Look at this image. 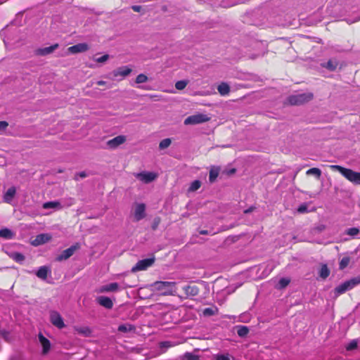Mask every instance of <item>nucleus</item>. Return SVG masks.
Masks as SVG:
<instances>
[{
    "label": "nucleus",
    "instance_id": "nucleus-16",
    "mask_svg": "<svg viewBox=\"0 0 360 360\" xmlns=\"http://www.w3.org/2000/svg\"><path fill=\"white\" fill-rule=\"evenodd\" d=\"M186 297H194L198 295L200 290L196 285H187L183 288Z\"/></svg>",
    "mask_w": 360,
    "mask_h": 360
},
{
    "label": "nucleus",
    "instance_id": "nucleus-43",
    "mask_svg": "<svg viewBox=\"0 0 360 360\" xmlns=\"http://www.w3.org/2000/svg\"><path fill=\"white\" fill-rule=\"evenodd\" d=\"M297 212L302 214L308 212V205L307 203H302L298 207Z\"/></svg>",
    "mask_w": 360,
    "mask_h": 360
},
{
    "label": "nucleus",
    "instance_id": "nucleus-34",
    "mask_svg": "<svg viewBox=\"0 0 360 360\" xmlns=\"http://www.w3.org/2000/svg\"><path fill=\"white\" fill-rule=\"evenodd\" d=\"M290 282V279L288 278H281L278 283L277 288L283 289L286 288Z\"/></svg>",
    "mask_w": 360,
    "mask_h": 360
},
{
    "label": "nucleus",
    "instance_id": "nucleus-55",
    "mask_svg": "<svg viewBox=\"0 0 360 360\" xmlns=\"http://www.w3.org/2000/svg\"><path fill=\"white\" fill-rule=\"evenodd\" d=\"M11 360H17L15 357H12Z\"/></svg>",
    "mask_w": 360,
    "mask_h": 360
},
{
    "label": "nucleus",
    "instance_id": "nucleus-8",
    "mask_svg": "<svg viewBox=\"0 0 360 360\" xmlns=\"http://www.w3.org/2000/svg\"><path fill=\"white\" fill-rule=\"evenodd\" d=\"M50 321L53 326L60 329L63 328L65 326L62 316L56 311H52L50 312Z\"/></svg>",
    "mask_w": 360,
    "mask_h": 360
},
{
    "label": "nucleus",
    "instance_id": "nucleus-45",
    "mask_svg": "<svg viewBox=\"0 0 360 360\" xmlns=\"http://www.w3.org/2000/svg\"><path fill=\"white\" fill-rule=\"evenodd\" d=\"M109 57L110 56L108 54H105L101 57L95 58V61H96L97 63H104L108 60Z\"/></svg>",
    "mask_w": 360,
    "mask_h": 360
},
{
    "label": "nucleus",
    "instance_id": "nucleus-20",
    "mask_svg": "<svg viewBox=\"0 0 360 360\" xmlns=\"http://www.w3.org/2000/svg\"><path fill=\"white\" fill-rule=\"evenodd\" d=\"M16 193V189L14 186L10 187L4 195V200L7 203H11Z\"/></svg>",
    "mask_w": 360,
    "mask_h": 360
},
{
    "label": "nucleus",
    "instance_id": "nucleus-38",
    "mask_svg": "<svg viewBox=\"0 0 360 360\" xmlns=\"http://www.w3.org/2000/svg\"><path fill=\"white\" fill-rule=\"evenodd\" d=\"M359 342L357 340H352L346 347L347 350L351 351L357 348Z\"/></svg>",
    "mask_w": 360,
    "mask_h": 360
},
{
    "label": "nucleus",
    "instance_id": "nucleus-13",
    "mask_svg": "<svg viewBox=\"0 0 360 360\" xmlns=\"http://www.w3.org/2000/svg\"><path fill=\"white\" fill-rule=\"evenodd\" d=\"M146 205L143 203L138 204L135 209L134 218L139 221L146 217Z\"/></svg>",
    "mask_w": 360,
    "mask_h": 360
},
{
    "label": "nucleus",
    "instance_id": "nucleus-39",
    "mask_svg": "<svg viewBox=\"0 0 360 360\" xmlns=\"http://www.w3.org/2000/svg\"><path fill=\"white\" fill-rule=\"evenodd\" d=\"M148 77L144 74H139L136 78V83L142 84L148 81Z\"/></svg>",
    "mask_w": 360,
    "mask_h": 360
},
{
    "label": "nucleus",
    "instance_id": "nucleus-56",
    "mask_svg": "<svg viewBox=\"0 0 360 360\" xmlns=\"http://www.w3.org/2000/svg\"><path fill=\"white\" fill-rule=\"evenodd\" d=\"M357 340H358V342H359V345L360 346V339Z\"/></svg>",
    "mask_w": 360,
    "mask_h": 360
},
{
    "label": "nucleus",
    "instance_id": "nucleus-11",
    "mask_svg": "<svg viewBox=\"0 0 360 360\" xmlns=\"http://www.w3.org/2000/svg\"><path fill=\"white\" fill-rule=\"evenodd\" d=\"M58 44H53L48 47L39 48L34 51V55L36 56H47L52 53L55 50L58 48Z\"/></svg>",
    "mask_w": 360,
    "mask_h": 360
},
{
    "label": "nucleus",
    "instance_id": "nucleus-52",
    "mask_svg": "<svg viewBox=\"0 0 360 360\" xmlns=\"http://www.w3.org/2000/svg\"><path fill=\"white\" fill-rule=\"evenodd\" d=\"M97 84L99 85V86L105 85L106 84V82L105 81H103V80H100V81L97 82Z\"/></svg>",
    "mask_w": 360,
    "mask_h": 360
},
{
    "label": "nucleus",
    "instance_id": "nucleus-49",
    "mask_svg": "<svg viewBox=\"0 0 360 360\" xmlns=\"http://www.w3.org/2000/svg\"><path fill=\"white\" fill-rule=\"evenodd\" d=\"M131 9L135 12H141L142 7L141 6L134 5L131 6Z\"/></svg>",
    "mask_w": 360,
    "mask_h": 360
},
{
    "label": "nucleus",
    "instance_id": "nucleus-18",
    "mask_svg": "<svg viewBox=\"0 0 360 360\" xmlns=\"http://www.w3.org/2000/svg\"><path fill=\"white\" fill-rule=\"evenodd\" d=\"M119 289V285L117 283H111L100 288L99 292H115Z\"/></svg>",
    "mask_w": 360,
    "mask_h": 360
},
{
    "label": "nucleus",
    "instance_id": "nucleus-32",
    "mask_svg": "<svg viewBox=\"0 0 360 360\" xmlns=\"http://www.w3.org/2000/svg\"><path fill=\"white\" fill-rule=\"evenodd\" d=\"M11 257L19 263H22L25 259V257L22 253L17 252L12 253Z\"/></svg>",
    "mask_w": 360,
    "mask_h": 360
},
{
    "label": "nucleus",
    "instance_id": "nucleus-14",
    "mask_svg": "<svg viewBox=\"0 0 360 360\" xmlns=\"http://www.w3.org/2000/svg\"><path fill=\"white\" fill-rule=\"evenodd\" d=\"M51 239V236L47 233H41L36 236L35 239L32 241V245L37 246L49 242Z\"/></svg>",
    "mask_w": 360,
    "mask_h": 360
},
{
    "label": "nucleus",
    "instance_id": "nucleus-4",
    "mask_svg": "<svg viewBox=\"0 0 360 360\" xmlns=\"http://www.w3.org/2000/svg\"><path fill=\"white\" fill-rule=\"evenodd\" d=\"M313 98V94L311 93H303L297 95L290 96L288 98V102L292 105H299L309 102Z\"/></svg>",
    "mask_w": 360,
    "mask_h": 360
},
{
    "label": "nucleus",
    "instance_id": "nucleus-41",
    "mask_svg": "<svg viewBox=\"0 0 360 360\" xmlns=\"http://www.w3.org/2000/svg\"><path fill=\"white\" fill-rule=\"evenodd\" d=\"M360 231L358 228L353 227L348 229L346 231V233L351 236H356L359 233Z\"/></svg>",
    "mask_w": 360,
    "mask_h": 360
},
{
    "label": "nucleus",
    "instance_id": "nucleus-31",
    "mask_svg": "<svg viewBox=\"0 0 360 360\" xmlns=\"http://www.w3.org/2000/svg\"><path fill=\"white\" fill-rule=\"evenodd\" d=\"M217 311L218 309L216 307L205 308L202 311V314L205 316H211L215 315L217 313Z\"/></svg>",
    "mask_w": 360,
    "mask_h": 360
},
{
    "label": "nucleus",
    "instance_id": "nucleus-17",
    "mask_svg": "<svg viewBox=\"0 0 360 360\" xmlns=\"http://www.w3.org/2000/svg\"><path fill=\"white\" fill-rule=\"evenodd\" d=\"M97 302L101 306L108 309H110L113 307L112 301L108 297L100 296L97 298Z\"/></svg>",
    "mask_w": 360,
    "mask_h": 360
},
{
    "label": "nucleus",
    "instance_id": "nucleus-10",
    "mask_svg": "<svg viewBox=\"0 0 360 360\" xmlns=\"http://www.w3.org/2000/svg\"><path fill=\"white\" fill-rule=\"evenodd\" d=\"M135 176L140 181L146 184H148L154 181L156 179L157 175L153 172H143L135 174Z\"/></svg>",
    "mask_w": 360,
    "mask_h": 360
},
{
    "label": "nucleus",
    "instance_id": "nucleus-48",
    "mask_svg": "<svg viewBox=\"0 0 360 360\" xmlns=\"http://www.w3.org/2000/svg\"><path fill=\"white\" fill-rule=\"evenodd\" d=\"M8 126V123L6 121H0V131H4Z\"/></svg>",
    "mask_w": 360,
    "mask_h": 360
},
{
    "label": "nucleus",
    "instance_id": "nucleus-36",
    "mask_svg": "<svg viewBox=\"0 0 360 360\" xmlns=\"http://www.w3.org/2000/svg\"><path fill=\"white\" fill-rule=\"evenodd\" d=\"M171 143H172V141L170 139H169V138L165 139L160 142L159 148L160 150L165 149L170 146Z\"/></svg>",
    "mask_w": 360,
    "mask_h": 360
},
{
    "label": "nucleus",
    "instance_id": "nucleus-46",
    "mask_svg": "<svg viewBox=\"0 0 360 360\" xmlns=\"http://www.w3.org/2000/svg\"><path fill=\"white\" fill-rule=\"evenodd\" d=\"M0 335L6 341L9 340L10 333L6 330H0Z\"/></svg>",
    "mask_w": 360,
    "mask_h": 360
},
{
    "label": "nucleus",
    "instance_id": "nucleus-33",
    "mask_svg": "<svg viewBox=\"0 0 360 360\" xmlns=\"http://www.w3.org/2000/svg\"><path fill=\"white\" fill-rule=\"evenodd\" d=\"M200 186H201V181L199 180H195L191 184V185L188 189V192L196 191L198 189H199L200 188Z\"/></svg>",
    "mask_w": 360,
    "mask_h": 360
},
{
    "label": "nucleus",
    "instance_id": "nucleus-44",
    "mask_svg": "<svg viewBox=\"0 0 360 360\" xmlns=\"http://www.w3.org/2000/svg\"><path fill=\"white\" fill-rule=\"evenodd\" d=\"M160 223V217H155L154 219H153V224H152V226H151V228L153 231L156 230L158 226H159Z\"/></svg>",
    "mask_w": 360,
    "mask_h": 360
},
{
    "label": "nucleus",
    "instance_id": "nucleus-28",
    "mask_svg": "<svg viewBox=\"0 0 360 360\" xmlns=\"http://www.w3.org/2000/svg\"><path fill=\"white\" fill-rule=\"evenodd\" d=\"M249 333V328L245 326H237V334L239 337H245Z\"/></svg>",
    "mask_w": 360,
    "mask_h": 360
},
{
    "label": "nucleus",
    "instance_id": "nucleus-50",
    "mask_svg": "<svg viewBox=\"0 0 360 360\" xmlns=\"http://www.w3.org/2000/svg\"><path fill=\"white\" fill-rule=\"evenodd\" d=\"M254 210H255V207H249L248 209L245 210L244 211V213H245V214L250 213V212H252Z\"/></svg>",
    "mask_w": 360,
    "mask_h": 360
},
{
    "label": "nucleus",
    "instance_id": "nucleus-21",
    "mask_svg": "<svg viewBox=\"0 0 360 360\" xmlns=\"http://www.w3.org/2000/svg\"><path fill=\"white\" fill-rule=\"evenodd\" d=\"M321 65L329 71H335L338 65V61L337 59L333 58L326 63H321Z\"/></svg>",
    "mask_w": 360,
    "mask_h": 360
},
{
    "label": "nucleus",
    "instance_id": "nucleus-54",
    "mask_svg": "<svg viewBox=\"0 0 360 360\" xmlns=\"http://www.w3.org/2000/svg\"><path fill=\"white\" fill-rule=\"evenodd\" d=\"M200 234L207 235V234H209V232L207 230H202L200 231Z\"/></svg>",
    "mask_w": 360,
    "mask_h": 360
},
{
    "label": "nucleus",
    "instance_id": "nucleus-40",
    "mask_svg": "<svg viewBox=\"0 0 360 360\" xmlns=\"http://www.w3.org/2000/svg\"><path fill=\"white\" fill-rule=\"evenodd\" d=\"M188 84V82L186 80H180L176 82L175 87L178 90H183L185 89L186 85Z\"/></svg>",
    "mask_w": 360,
    "mask_h": 360
},
{
    "label": "nucleus",
    "instance_id": "nucleus-51",
    "mask_svg": "<svg viewBox=\"0 0 360 360\" xmlns=\"http://www.w3.org/2000/svg\"><path fill=\"white\" fill-rule=\"evenodd\" d=\"M77 175L81 178H85L87 176V174L85 172H81L78 173Z\"/></svg>",
    "mask_w": 360,
    "mask_h": 360
},
{
    "label": "nucleus",
    "instance_id": "nucleus-26",
    "mask_svg": "<svg viewBox=\"0 0 360 360\" xmlns=\"http://www.w3.org/2000/svg\"><path fill=\"white\" fill-rule=\"evenodd\" d=\"M217 90L221 96H225L230 92V86L228 84L222 82L218 86Z\"/></svg>",
    "mask_w": 360,
    "mask_h": 360
},
{
    "label": "nucleus",
    "instance_id": "nucleus-3",
    "mask_svg": "<svg viewBox=\"0 0 360 360\" xmlns=\"http://www.w3.org/2000/svg\"><path fill=\"white\" fill-rule=\"evenodd\" d=\"M175 285V282L156 281L152 284V286L155 290L162 291L163 295H172Z\"/></svg>",
    "mask_w": 360,
    "mask_h": 360
},
{
    "label": "nucleus",
    "instance_id": "nucleus-12",
    "mask_svg": "<svg viewBox=\"0 0 360 360\" xmlns=\"http://www.w3.org/2000/svg\"><path fill=\"white\" fill-rule=\"evenodd\" d=\"M89 45L86 43H79L68 48V51L71 53H83L88 51Z\"/></svg>",
    "mask_w": 360,
    "mask_h": 360
},
{
    "label": "nucleus",
    "instance_id": "nucleus-1",
    "mask_svg": "<svg viewBox=\"0 0 360 360\" xmlns=\"http://www.w3.org/2000/svg\"><path fill=\"white\" fill-rule=\"evenodd\" d=\"M330 167L334 171H338L348 181L354 184H360V172L353 171L351 169L343 167L340 165H330Z\"/></svg>",
    "mask_w": 360,
    "mask_h": 360
},
{
    "label": "nucleus",
    "instance_id": "nucleus-9",
    "mask_svg": "<svg viewBox=\"0 0 360 360\" xmlns=\"http://www.w3.org/2000/svg\"><path fill=\"white\" fill-rule=\"evenodd\" d=\"M126 141V136L124 135H119L116 137L108 140L106 142V146L109 149H115L120 145Z\"/></svg>",
    "mask_w": 360,
    "mask_h": 360
},
{
    "label": "nucleus",
    "instance_id": "nucleus-25",
    "mask_svg": "<svg viewBox=\"0 0 360 360\" xmlns=\"http://www.w3.org/2000/svg\"><path fill=\"white\" fill-rule=\"evenodd\" d=\"M330 272V269H328L327 264H321L319 269V275L322 279L325 280L329 276Z\"/></svg>",
    "mask_w": 360,
    "mask_h": 360
},
{
    "label": "nucleus",
    "instance_id": "nucleus-37",
    "mask_svg": "<svg viewBox=\"0 0 360 360\" xmlns=\"http://www.w3.org/2000/svg\"><path fill=\"white\" fill-rule=\"evenodd\" d=\"M134 329V327L132 325H120L118 327V330L123 333H127L131 331Z\"/></svg>",
    "mask_w": 360,
    "mask_h": 360
},
{
    "label": "nucleus",
    "instance_id": "nucleus-6",
    "mask_svg": "<svg viewBox=\"0 0 360 360\" xmlns=\"http://www.w3.org/2000/svg\"><path fill=\"white\" fill-rule=\"evenodd\" d=\"M155 257L146 258L139 260L134 266L131 269V272H137L139 271L146 270L149 266H151L155 262Z\"/></svg>",
    "mask_w": 360,
    "mask_h": 360
},
{
    "label": "nucleus",
    "instance_id": "nucleus-30",
    "mask_svg": "<svg viewBox=\"0 0 360 360\" xmlns=\"http://www.w3.org/2000/svg\"><path fill=\"white\" fill-rule=\"evenodd\" d=\"M306 173L307 175H314L318 179H319L321 176V169L316 167H313L308 169Z\"/></svg>",
    "mask_w": 360,
    "mask_h": 360
},
{
    "label": "nucleus",
    "instance_id": "nucleus-24",
    "mask_svg": "<svg viewBox=\"0 0 360 360\" xmlns=\"http://www.w3.org/2000/svg\"><path fill=\"white\" fill-rule=\"evenodd\" d=\"M14 233L9 229L4 228L0 230V237L6 240L12 239L14 237Z\"/></svg>",
    "mask_w": 360,
    "mask_h": 360
},
{
    "label": "nucleus",
    "instance_id": "nucleus-53",
    "mask_svg": "<svg viewBox=\"0 0 360 360\" xmlns=\"http://www.w3.org/2000/svg\"><path fill=\"white\" fill-rule=\"evenodd\" d=\"M169 342H161V346L162 347H169Z\"/></svg>",
    "mask_w": 360,
    "mask_h": 360
},
{
    "label": "nucleus",
    "instance_id": "nucleus-23",
    "mask_svg": "<svg viewBox=\"0 0 360 360\" xmlns=\"http://www.w3.org/2000/svg\"><path fill=\"white\" fill-rule=\"evenodd\" d=\"M44 209H53V210H61L63 207L58 201H50L43 204Z\"/></svg>",
    "mask_w": 360,
    "mask_h": 360
},
{
    "label": "nucleus",
    "instance_id": "nucleus-15",
    "mask_svg": "<svg viewBox=\"0 0 360 360\" xmlns=\"http://www.w3.org/2000/svg\"><path fill=\"white\" fill-rule=\"evenodd\" d=\"M131 69L128 68L127 66H122L113 70L112 74L113 76L115 77L118 76H122L124 77L128 76L131 72Z\"/></svg>",
    "mask_w": 360,
    "mask_h": 360
},
{
    "label": "nucleus",
    "instance_id": "nucleus-22",
    "mask_svg": "<svg viewBox=\"0 0 360 360\" xmlns=\"http://www.w3.org/2000/svg\"><path fill=\"white\" fill-rule=\"evenodd\" d=\"M50 272V269L48 266H42L39 267L37 271L36 276L42 280H46L47 278L48 274Z\"/></svg>",
    "mask_w": 360,
    "mask_h": 360
},
{
    "label": "nucleus",
    "instance_id": "nucleus-35",
    "mask_svg": "<svg viewBox=\"0 0 360 360\" xmlns=\"http://www.w3.org/2000/svg\"><path fill=\"white\" fill-rule=\"evenodd\" d=\"M350 258L349 257H344L340 262L339 268L340 270L345 269L349 264Z\"/></svg>",
    "mask_w": 360,
    "mask_h": 360
},
{
    "label": "nucleus",
    "instance_id": "nucleus-27",
    "mask_svg": "<svg viewBox=\"0 0 360 360\" xmlns=\"http://www.w3.org/2000/svg\"><path fill=\"white\" fill-rule=\"evenodd\" d=\"M219 173V167H212L210 171L209 181L210 183H214L217 178Z\"/></svg>",
    "mask_w": 360,
    "mask_h": 360
},
{
    "label": "nucleus",
    "instance_id": "nucleus-7",
    "mask_svg": "<svg viewBox=\"0 0 360 360\" xmlns=\"http://www.w3.org/2000/svg\"><path fill=\"white\" fill-rule=\"evenodd\" d=\"M80 248L79 243H77L75 245L70 246V248H67L66 250H64L62 251V252L58 255L56 257V260L58 262H62L63 260H66L69 259L71 256L73 255V254Z\"/></svg>",
    "mask_w": 360,
    "mask_h": 360
},
{
    "label": "nucleus",
    "instance_id": "nucleus-19",
    "mask_svg": "<svg viewBox=\"0 0 360 360\" xmlns=\"http://www.w3.org/2000/svg\"><path fill=\"white\" fill-rule=\"evenodd\" d=\"M39 342L43 347L42 353L46 354L49 352L51 348V344L49 340L44 337L41 333L39 335Z\"/></svg>",
    "mask_w": 360,
    "mask_h": 360
},
{
    "label": "nucleus",
    "instance_id": "nucleus-2",
    "mask_svg": "<svg viewBox=\"0 0 360 360\" xmlns=\"http://www.w3.org/2000/svg\"><path fill=\"white\" fill-rule=\"evenodd\" d=\"M359 284H360V275L356 277H353L335 288V297H338L340 295H342L345 292L354 288Z\"/></svg>",
    "mask_w": 360,
    "mask_h": 360
},
{
    "label": "nucleus",
    "instance_id": "nucleus-29",
    "mask_svg": "<svg viewBox=\"0 0 360 360\" xmlns=\"http://www.w3.org/2000/svg\"><path fill=\"white\" fill-rule=\"evenodd\" d=\"M79 334H82L85 337H89L91 333V330L89 327H79L75 328Z\"/></svg>",
    "mask_w": 360,
    "mask_h": 360
},
{
    "label": "nucleus",
    "instance_id": "nucleus-42",
    "mask_svg": "<svg viewBox=\"0 0 360 360\" xmlns=\"http://www.w3.org/2000/svg\"><path fill=\"white\" fill-rule=\"evenodd\" d=\"M214 358L215 360H230V355L229 354H218Z\"/></svg>",
    "mask_w": 360,
    "mask_h": 360
},
{
    "label": "nucleus",
    "instance_id": "nucleus-47",
    "mask_svg": "<svg viewBox=\"0 0 360 360\" xmlns=\"http://www.w3.org/2000/svg\"><path fill=\"white\" fill-rule=\"evenodd\" d=\"M184 356L186 359V360H198V356L194 355L191 353H188V352L184 354Z\"/></svg>",
    "mask_w": 360,
    "mask_h": 360
},
{
    "label": "nucleus",
    "instance_id": "nucleus-5",
    "mask_svg": "<svg viewBox=\"0 0 360 360\" xmlns=\"http://www.w3.org/2000/svg\"><path fill=\"white\" fill-rule=\"evenodd\" d=\"M210 120V117L202 113H198L191 116H188L184 120L185 125H195L207 122Z\"/></svg>",
    "mask_w": 360,
    "mask_h": 360
}]
</instances>
